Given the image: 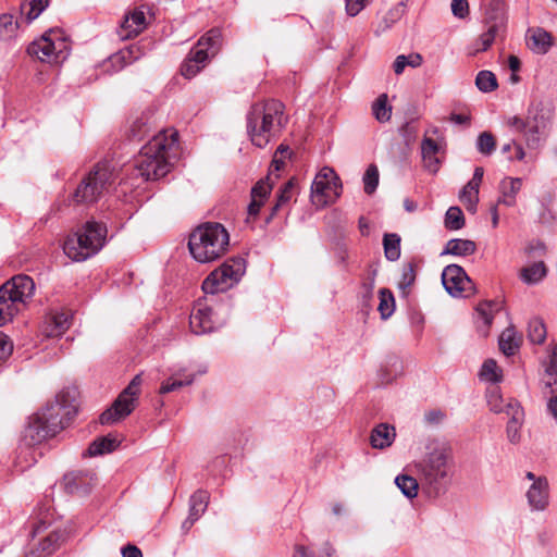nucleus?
<instances>
[{
    "mask_svg": "<svg viewBox=\"0 0 557 557\" xmlns=\"http://www.w3.org/2000/svg\"><path fill=\"white\" fill-rule=\"evenodd\" d=\"M246 271V260L233 257L212 271L202 282V290L208 297L206 304H198L189 317L193 333L202 335L212 332L219 324V314L230 312V297L225 292L237 284Z\"/></svg>",
    "mask_w": 557,
    "mask_h": 557,
    "instance_id": "1",
    "label": "nucleus"
},
{
    "mask_svg": "<svg viewBox=\"0 0 557 557\" xmlns=\"http://www.w3.org/2000/svg\"><path fill=\"white\" fill-rule=\"evenodd\" d=\"M75 387L63 388L53 400L28 419L23 440L34 446L55 436L70 423L78 412Z\"/></svg>",
    "mask_w": 557,
    "mask_h": 557,
    "instance_id": "2",
    "label": "nucleus"
},
{
    "mask_svg": "<svg viewBox=\"0 0 557 557\" xmlns=\"http://www.w3.org/2000/svg\"><path fill=\"white\" fill-rule=\"evenodd\" d=\"M285 106L276 99L263 103H255L247 113V133L251 143L263 148L271 137L276 136L287 123L284 114Z\"/></svg>",
    "mask_w": 557,
    "mask_h": 557,
    "instance_id": "3",
    "label": "nucleus"
},
{
    "mask_svg": "<svg viewBox=\"0 0 557 557\" xmlns=\"http://www.w3.org/2000/svg\"><path fill=\"white\" fill-rule=\"evenodd\" d=\"M178 143V133L171 131L168 136L165 131L153 135L152 138L141 147L136 159V169L139 175L146 181H157L164 177L171 170L169 151Z\"/></svg>",
    "mask_w": 557,
    "mask_h": 557,
    "instance_id": "4",
    "label": "nucleus"
},
{
    "mask_svg": "<svg viewBox=\"0 0 557 557\" xmlns=\"http://www.w3.org/2000/svg\"><path fill=\"white\" fill-rule=\"evenodd\" d=\"M230 235L219 222H205L189 235L188 249L191 257L200 263L219 259L226 251Z\"/></svg>",
    "mask_w": 557,
    "mask_h": 557,
    "instance_id": "5",
    "label": "nucleus"
},
{
    "mask_svg": "<svg viewBox=\"0 0 557 557\" xmlns=\"http://www.w3.org/2000/svg\"><path fill=\"white\" fill-rule=\"evenodd\" d=\"M422 487L431 497L444 494L451 481L453 460L448 451L436 448L416 463Z\"/></svg>",
    "mask_w": 557,
    "mask_h": 557,
    "instance_id": "6",
    "label": "nucleus"
},
{
    "mask_svg": "<svg viewBox=\"0 0 557 557\" xmlns=\"http://www.w3.org/2000/svg\"><path fill=\"white\" fill-rule=\"evenodd\" d=\"M107 233L108 228L103 222L88 220L76 232L67 235L63 243V251L73 261H85L102 249Z\"/></svg>",
    "mask_w": 557,
    "mask_h": 557,
    "instance_id": "7",
    "label": "nucleus"
},
{
    "mask_svg": "<svg viewBox=\"0 0 557 557\" xmlns=\"http://www.w3.org/2000/svg\"><path fill=\"white\" fill-rule=\"evenodd\" d=\"M553 116L552 108L542 100H533L527 111L525 119L512 116L508 125L518 133H523L530 148H536L541 137L550 124Z\"/></svg>",
    "mask_w": 557,
    "mask_h": 557,
    "instance_id": "8",
    "label": "nucleus"
},
{
    "mask_svg": "<svg viewBox=\"0 0 557 557\" xmlns=\"http://www.w3.org/2000/svg\"><path fill=\"white\" fill-rule=\"evenodd\" d=\"M113 182L114 172L111 163L109 161L98 162L77 185L70 201L76 205L94 203Z\"/></svg>",
    "mask_w": 557,
    "mask_h": 557,
    "instance_id": "9",
    "label": "nucleus"
},
{
    "mask_svg": "<svg viewBox=\"0 0 557 557\" xmlns=\"http://www.w3.org/2000/svg\"><path fill=\"white\" fill-rule=\"evenodd\" d=\"M65 48V40L60 29L51 28L46 32L39 40L30 42L27 53L41 62H55L65 59L62 49Z\"/></svg>",
    "mask_w": 557,
    "mask_h": 557,
    "instance_id": "10",
    "label": "nucleus"
},
{
    "mask_svg": "<svg viewBox=\"0 0 557 557\" xmlns=\"http://www.w3.org/2000/svg\"><path fill=\"white\" fill-rule=\"evenodd\" d=\"M442 284L453 297H469L475 293V285L465 269L456 263L448 264L442 272Z\"/></svg>",
    "mask_w": 557,
    "mask_h": 557,
    "instance_id": "11",
    "label": "nucleus"
},
{
    "mask_svg": "<svg viewBox=\"0 0 557 557\" xmlns=\"http://www.w3.org/2000/svg\"><path fill=\"white\" fill-rule=\"evenodd\" d=\"M138 394L139 387L133 386V384L128 383V385L113 401L111 407H109L100 414V423L103 425L112 424L129 416L135 408V401Z\"/></svg>",
    "mask_w": 557,
    "mask_h": 557,
    "instance_id": "12",
    "label": "nucleus"
},
{
    "mask_svg": "<svg viewBox=\"0 0 557 557\" xmlns=\"http://www.w3.org/2000/svg\"><path fill=\"white\" fill-rule=\"evenodd\" d=\"M138 394L139 387L133 386V384L128 383V385L113 401L111 407H109L100 414V423L103 425L112 424L129 416L135 408V401Z\"/></svg>",
    "mask_w": 557,
    "mask_h": 557,
    "instance_id": "13",
    "label": "nucleus"
},
{
    "mask_svg": "<svg viewBox=\"0 0 557 557\" xmlns=\"http://www.w3.org/2000/svg\"><path fill=\"white\" fill-rule=\"evenodd\" d=\"M35 288L34 280L26 274L14 275L0 287L7 292V298L14 305L25 304L34 295Z\"/></svg>",
    "mask_w": 557,
    "mask_h": 557,
    "instance_id": "14",
    "label": "nucleus"
},
{
    "mask_svg": "<svg viewBox=\"0 0 557 557\" xmlns=\"http://www.w3.org/2000/svg\"><path fill=\"white\" fill-rule=\"evenodd\" d=\"M298 194L297 180L295 177L289 178L285 182L276 193V200L269 215L265 218V225L270 224L271 221L280 213L284 212L285 220L287 219L290 210V202Z\"/></svg>",
    "mask_w": 557,
    "mask_h": 557,
    "instance_id": "15",
    "label": "nucleus"
},
{
    "mask_svg": "<svg viewBox=\"0 0 557 557\" xmlns=\"http://www.w3.org/2000/svg\"><path fill=\"white\" fill-rule=\"evenodd\" d=\"M96 474L92 472H72L63 478L66 493L72 495L85 496L95 485Z\"/></svg>",
    "mask_w": 557,
    "mask_h": 557,
    "instance_id": "16",
    "label": "nucleus"
},
{
    "mask_svg": "<svg viewBox=\"0 0 557 557\" xmlns=\"http://www.w3.org/2000/svg\"><path fill=\"white\" fill-rule=\"evenodd\" d=\"M274 183L271 181L270 175L265 178L258 181L251 188V201L248 205V216L256 218L267 198L273 189Z\"/></svg>",
    "mask_w": 557,
    "mask_h": 557,
    "instance_id": "17",
    "label": "nucleus"
},
{
    "mask_svg": "<svg viewBox=\"0 0 557 557\" xmlns=\"http://www.w3.org/2000/svg\"><path fill=\"white\" fill-rule=\"evenodd\" d=\"M143 55V47L137 44H133L112 54L109 58V63L112 65L114 72H119L126 65L139 60Z\"/></svg>",
    "mask_w": 557,
    "mask_h": 557,
    "instance_id": "18",
    "label": "nucleus"
},
{
    "mask_svg": "<svg viewBox=\"0 0 557 557\" xmlns=\"http://www.w3.org/2000/svg\"><path fill=\"white\" fill-rule=\"evenodd\" d=\"M152 111L147 109L132 117L128 137L132 140H143L151 131Z\"/></svg>",
    "mask_w": 557,
    "mask_h": 557,
    "instance_id": "19",
    "label": "nucleus"
},
{
    "mask_svg": "<svg viewBox=\"0 0 557 557\" xmlns=\"http://www.w3.org/2000/svg\"><path fill=\"white\" fill-rule=\"evenodd\" d=\"M527 39L532 51L545 54L554 44L553 36L542 27L529 28Z\"/></svg>",
    "mask_w": 557,
    "mask_h": 557,
    "instance_id": "20",
    "label": "nucleus"
},
{
    "mask_svg": "<svg viewBox=\"0 0 557 557\" xmlns=\"http://www.w3.org/2000/svg\"><path fill=\"white\" fill-rule=\"evenodd\" d=\"M529 505L536 510H544L548 504V483L545 478L533 482L527 493Z\"/></svg>",
    "mask_w": 557,
    "mask_h": 557,
    "instance_id": "21",
    "label": "nucleus"
},
{
    "mask_svg": "<svg viewBox=\"0 0 557 557\" xmlns=\"http://www.w3.org/2000/svg\"><path fill=\"white\" fill-rule=\"evenodd\" d=\"M146 26L145 13L139 10L133 11L129 15H126L121 24V30L119 35L122 39H128L133 36H137Z\"/></svg>",
    "mask_w": 557,
    "mask_h": 557,
    "instance_id": "22",
    "label": "nucleus"
},
{
    "mask_svg": "<svg viewBox=\"0 0 557 557\" xmlns=\"http://www.w3.org/2000/svg\"><path fill=\"white\" fill-rule=\"evenodd\" d=\"M395 437L394 426L387 423H380L371 431L370 444L375 449H384L393 444Z\"/></svg>",
    "mask_w": 557,
    "mask_h": 557,
    "instance_id": "23",
    "label": "nucleus"
},
{
    "mask_svg": "<svg viewBox=\"0 0 557 557\" xmlns=\"http://www.w3.org/2000/svg\"><path fill=\"white\" fill-rule=\"evenodd\" d=\"M69 535L70 533L66 529L53 530L45 536L37 546L40 548L41 553L44 552V555L50 557L67 541Z\"/></svg>",
    "mask_w": 557,
    "mask_h": 557,
    "instance_id": "24",
    "label": "nucleus"
},
{
    "mask_svg": "<svg viewBox=\"0 0 557 557\" xmlns=\"http://www.w3.org/2000/svg\"><path fill=\"white\" fill-rule=\"evenodd\" d=\"M440 147L437 143L430 138L424 137L421 144V154L425 168L431 173H436L440 166V159L436 157Z\"/></svg>",
    "mask_w": 557,
    "mask_h": 557,
    "instance_id": "25",
    "label": "nucleus"
},
{
    "mask_svg": "<svg viewBox=\"0 0 557 557\" xmlns=\"http://www.w3.org/2000/svg\"><path fill=\"white\" fill-rule=\"evenodd\" d=\"M475 250L476 244L473 240L463 238H453L446 243L441 256L451 255L457 257H467L473 255Z\"/></svg>",
    "mask_w": 557,
    "mask_h": 557,
    "instance_id": "26",
    "label": "nucleus"
},
{
    "mask_svg": "<svg viewBox=\"0 0 557 557\" xmlns=\"http://www.w3.org/2000/svg\"><path fill=\"white\" fill-rule=\"evenodd\" d=\"M522 187V180L519 177L512 178L507 177L499 184V190L502 197L498 199V203H503L507 207H512L516 203V196Z\"/></svg>",
    "mask_w": 557,
    "mask_h": 557,
    "instance_id": "27",
    "label": "nucleus"
},
{
    "mask_svg": "<svg viewBox=\"0 0 557 557\" xmlns=\"http://www.w3.org/2000/svg\"><path fill=\"white\" fill-rule=\"evenodd\" d=\"M520 343L521 337L512 325L503 331L498 339L499 349L507 357L513 356L518 351Z\"/></svg>",
    "mask_w": 557,
    "mask_h": 557,
    "instance_id": "28",
    "label": "nucleus"
},
{
    "mask_svg": "<svg viewBox=\"0 0 557 557\" xmlns=\"http://www.w3.org/2000/svg\"><path fill=\"white\" fill-rule=\"evenodd\" d=\"M70 317L65 312H57L49 317L45 334L48 337L62 335L70 327Z\"/></svg>",
    "mask_w": 557,
    "mask_h": 557,
    "instance_id": "29",
    "label": "nucleus"
},
{
    "mask_svg": "<svg viewBox=\"0 0 557 557\" xmlns=\"http://www.w3.org/2000/svg\"><path fill=\"white\" fill-rule=\"evenodd\" d=\"M119 445L115 437L111 435L100 436L89 444L86 455L90 457L101 456L113 451Z\"/></svg>",
    "mask_w": 557,
    "mask_h": 557,
    "instance_id": "30",
    "label": "nucleus"
},
{
    "mask_svg": "<svg viewBox=\"0 0 557 557\" xmlns=\"http://www.w3.org/2000/svg\"><path fill=\"white\" fill-rule=\"evenodd\" d=\"M499 309V304L493 300H485L478 305L476 312L482 320L483 327H479L480 332L485 336L494 319V311Z\"/></svg>",
    "mask_w": 557,
    "mask_h": 557,
    "instance_id": "31",
    "label": "nucleus"
},
{
    "mask_svg": "<svg viewBox=\"0 0 557 557\" xmlns=\"http://www.w3.org/2000/svg\"><path fill=\"white\" fill-rule=\"evenodd\" d=\"M49 0H23L21 3V14L25 16L26 23H32L48 7Z\"/></svg>",
    "mask_w": 557,
    "mask_h": 557,
    "instance_id": "32",
    "label": "nucleus"
},
{
    "mask_svg": "<svg viewBox=\"0 0 557 557\" xmlns=\"http://www.w3.org/2000/svg\"><path fill=\"white\" fill-rule=\"evenodd\" d=\"M400 236L396 233L384 234V255L388 261H397L400 258Z\"/></svg>",
    "mask_w": 557,
    "mask_h": 557,
    "instance_id": "33",
    "label": "nucleus"
},
{
    "mask_svg": "<svg viewBox=\"0 0 557 557\" xmlns=\"http://www.w3.org/2000/svg\"><path fill=\"white\" fill-rule=\"evenodd\" d=\"M209 504V493L205 490H197L189 498V515L200 518Z\"/></svg>",
    "mask_w": 557,
    "mask_h": 557,
    "instance_id": "34",
    "label": "nucleus"
},
{
    "mask_svg": "<svg viewBox=\"0 0 557 557\" xmlns=\"http://www.w3.org/2000/svg\"><path fill=\"white\" fill-rule=\"evenodd\" d=\"M395 484L408 499L417 497L419 483L416 478L408 474H399L395 478Z\"/></svg>",
    "mask_w": 557,
    "mask_h": 557,
    "instance_id": "35",
    "label": "nucleus"
},
{
    "mask_svg": "<svg viewBox=\"0 0 557 557\" xmlns=\"http://www.w3.org/2000/svg\"><path fill=\"white\" fill-rule=\"evenodd\" d=\"M546 275V267L543 261L535 262L521 270V280L529 284L539 283Z\"/></svg>",
    "mask_w": 557,
    "mask_h": 557,
    "instance_id": "36",
    "label": "nucleus"
},
{
    "mask_svg": "<svg viewBox=\"0 0 557 557\" xmlns=\"http://www.w3.org/2000/svg\"><path fill=\"white\" fill-rule=\"evenodd\" d=\"M544 321L537 317L532 318L528 324V338L533 344H543L546 338Z\"/></svg>",
    "mask_w": 557,
    "mask_h": 557,
    "instance_id": "37",
    "label": "nucleus"
},
{
    "mask_svg": "<svg viewBox=\"0 0 557 557\" xmlns=\"http://www.w3.org/2000/svg\"><path fill=\"white\" fill-rule=\"evenodd\" d=\"M330 188V182L320 178H314L311 185V201L317 207H324L327 205L326 189Z\"/></svg>",
    "mask_w": 557,
    "mask_h": 557,
    "instance_id": "38",
    "label": "nucleus"
},
{
    "mask_svg": "<svg viewBox=\"0 0 557 557\" xmlns=\"http://www.w3.org/2000/svg\"><path fill=\"white\" fill-rule=\"evenodd\" d=\"M522 417H523V411L520 408V406H518L516 404V409L513 410L512 417L508 421L507 428H506L507 437H508L509 442L512 444H517L520 441L519 429H520V423H521Z\"/></svg>",
    "mask_w": 557,
    "mask_h": 557,
    "instance_id": "39",
    "label": "nucleus"
},
{
    "mask_svg": "<svg viewBox=\"0 0 557 557\" xmlns=\"http://www.w3.org/2000/svg\"><path fill=\"white\" fill-rule=\"evenodd\" d=\"M380 304L377 310L382 319H388L395 310V298L388 288H381L379 290Z\"/></svg>",
    "mask_w": 557,
    "mask_h": 557,
    "instance_id": "40",
    "label": "nucleus"
},
{
    "mask_svg": "<svg viewBox=\"0 0 557 557\" xmlns=\"http://www.w3.org/2000/svg\"><path fill=\"white\" fill-rule=\"evenodd\" d=\"M422 61L423 59L420 53H410L408 55L400 54L396 57L393 69L394 72L399 75L405 71L406 66H411L413 69L419 67L422 64Z\"/></svg>",
    "mask_w": 557,
    "mask_h": 557,
    "instance_id": "41",
    "label": "nucleus"
},
{
    "mask_svg": "<svg viewBox=\"0 0 557 557\" xmlns=\"http://www.w3.org/2000/svg\"><path fill=\"white\" fill-rule=\"evenodd\" d=\"M475 86L482 92H491L498 87L496 75L487 70H482L476 74Z\"/></svg>",
    "mask_w": 557,
    "mask_h": 557,
    "instance_id": "42",
    "label": "nucleus"
},
{
    "mask_svg": "<svg viewBox=\"0 0 557 557\" xmlns=\"http://www.w3.org/2000/svg\"><path fill=\"white\" fill-rule=\"evenodd\" d=\"M416 263H405L401 271V276L398 282V288L401 290L403 296L408 295V289L414 284L416 281Z\"/></svg>",
    "mask_w": 557,
    "mask_h": 557,
    "instance_id": "43",
    "label": "nucleus"
},
{
    "mask_svg": "<svg viewBox=\"0 0 557 557\" xmlns=\"http://www.w3.org/2000/svg\"><path fill=\"white\" fill-rule=\"evenodd\" d=\"M444 225L449 231H458L465 226V215L459 207H450L445 214Z\"/></svg>",
    "mask_w": 557,
    "mask_h": 557,
    "instance_id": "44",
    "label": "nucleus"
},
{
    "mask_svg": "<svg viewBox=\"0 0 557 557\" xmlns=\"http://www.w3.org/2000/svg\"><path fill=\"white\" fill-rule=\"evenodd\" d=\"M481 380L488 381L491 383H498L502 381V372L494 359H486L479 373Z\"/></svg>",
    "mask_w": 557,
    "mask_h": 557,
    "instance_id": "45",
    "label": "nucleus"
},
{
    "mask_svg": "<svg viewBox=\"0 0 557 557\" xmlns=\"http://www.w3.org/2000/svg\"><path fill=\"white\" fill-rule=\"evenodd\" d=\"M5 290L0 289V326L10 322L17 312V307L9 300Z\"/></svg>",
    "mask_w": 557,
    "mask_h": 557,
    "instance_id": "46",
    "label": "nucleus"
},
{
    "mask_svg": "<svg viewBox=\"0 0 557 557\" xmlns=\"http://www.w3.org/2000/svg\"><path fill=\"white\" fill-rule=\"evenodd\" d=\"M484 174V170L481 166H476L473 172L472 178L467 183V185L460 191V200H466V197L469 195L479 196V188L482 182Z\"/></svg>",
    "mask_w": 557,
    "mask_h": 557,
    "instance_id": "47",
    "label": "nucleus"
},
{
    "mask_svg": "<svg viewBox=\"0 0 557 557\" xmlns=\"http://www.w3.org/2000/svg\"><path fill=\"white\" fill-rule=\"evenodd\" d=\"M372 110L375 119L380 123L389 121L392 116V108L387 104V95H380L373 103Z\"/></svg>",
    "mask_w": 557,
    "mask_h": 557,
    "instance_id": "48",
    "label": "nucleus"
},
{
    "mask_svg": "<svg viewBox=\"0 0 557 557\" xmlns=\"http://www.w3.org/2000/svg\"><path fill=\"white\" fill-rule=\"evenodd\" d=\"M487 22H505V2L503 0H491L485 10Z\"/></svg>",
    "mask_w": 557,
    "mask_h": 557,
    "instance_id": "49",
    "label": "nucleus"
},
{
    "mask_svg": "<svg viewBox=\"0 0 557 557\" xmlns=\"http://www.w3.org/2000/svg\"><path fill=\"white\" fill-rule=\"evenodd\" d=\"M194 380H195L194 374H189V375L185 376V379L169 377L168 380L162 382L159 393L168 394V393L177 391L184 386H188V385L193 384Z\"/></svg>",
    "mask_w": 557,
    "mask_h": 557,
    "instance_id": "50",
    "label": "nucleus"
},
{
    "mask_svg": "<svg viewBox=\"0 0 557 557\" xmlns=\"http://www.w3.org/2000/svg\"><path fill=\"white\" fill-rule=\"evenodd\" d=\"M379 169L375 164H370L366 170L362 181L364 185V193L367 195H372L379 185Z\"/></svg>",
    "mask_w": 557,
    "mask_h": 557,
    "instance_id": "51",
    "label": "nucleus"
},
{
    "mask_svg": "<svg viewBox=\"0 0 557 557\" xmlns=\"http://www.w3.org/2000/svg\"><path fill=\"white\" fill-rule=\"evenodd\" d=\"M476 149L483 156H491L496 149V139L490 132H483L478 136Z\"/></svg>",
    "mask_w": 557,
    "mask_h": 557,
    "instance_id": "52",
    "label": "nucleus"
},
{
    "mask_svg": "<svg viewBox=\"0 0 557 557\" xmlns=\"http://www.w3.org/2000/svg\"><path fill=\"white\" fill-rule=\"evenodd\" d=\"M210 53L211 52L206 50L203 47L198 46L197 48L190 50L187 60L202 67Z\"/></svg>",
    "mask_w": 557,
    "mask_h": 557,
    "instance_id": "53",
    "label": "nucleus"
},
{
    "mask_svg": "<svg viewBox=\"0 0 557 557\" xmlns=\"http://www.w3.org/2000/svg\"><path fill=\"white\" fill-rule=\"evenodd\" d=\"M372 0H345L347 15L354 17L359 14Z\"/></svg>",
    "mask_w": 557,
    "mask_h": 557,
    "instance_id": "54",
    "label": "nucleus"
},
{
    "mask_svg": "<svg viewBox=\"0 0 557 557\" xmlns=\"http://www.w3.org/2000/svg\"><path fill=\"white\" fill-rule=\"evenodd\" d=\"M451 12L458 18H465L469 14L467 0H451Z\"/></svg>",
    "mask_w": 557,
    "mask_h": 557,
    "instance_id": "55",
    "label": "nucleus"
},
{
    "mask_svg": "<svg viewBox=\"0 0 557 557\" xmlns=\"http://www.w3.org/2000/svg\"><path fill=\"white\" fill-rule=\"evenodd\" d=\"M13 345L9 337L0 332V363L5 361L12 354Z\"/></svg>",
    "mask_w": 557,
    "mask_h": 557,
    "instance_id": "56",
    "label": "nucleus"
},
{
    "mask_svg": "<svg viewBox=\"0 0 557 557\" xmlns=\"http://www.w3.org/2000/svg\"><path fill=\"white\" fill-rule=\"evenodd\" d=\"M200 66L193 63L191 61L189 60H186L183 65H182V74L187 77V78H191L194 77L199 71H200Z\"/></svg>",
    "mask_w": 557,
    "mask_h": 557,
    "instance_id": "57",
    "label": "nucleus"
},
{
    "mask_svg": "<svg viewBox=\"0 0 557 557\" xmlns=\"http://www.w3.org/2000/svg\"><path fill=\"white\" fill-rule=\"evenodd\" d=\"M122 557H143V552L134 544H126L121 548Z\"/></svg>",
    "mask_w": 557,
    "mask_h": 557,
    "instance_id": "58",
    "label": "nucleus"
},
{
    "mask_svg": "<svg viewBox=\"0 0 557 557\" xmlns=\"http://www.w3.org/2000/svg\"><path fill=\"white\" fill-rule=\"evenodd\" d=\"M315 178H320L325 182H330L331 178L338 181V175L332 168L323 166L315 176Z\"/></svg>",
    "mask_w": 557,
    "mask_h": 557,
    "instance_id": "59",
    "label": "nucleus"
},
{
    "mask_svg": "<svg viewBox=\"0 0 557 557\" xmlns=\"http://www.w3.org/2000/svg\"><path fill=\"white\" fill-rule=\"evenodd\" d=\"M198 46L203 47L214 55L218 51L219 42H214L213 39H205V36H202L198 41Z\"/></svg>",
    "mask_w": 557,
    "mask_h": 557,
    "instance_id": "60",
    "label": "nucleus"
},
{
    "mask_svg": "<svg viewBox=\"0 0 557 557\" xmlns=\"http://www.w3.org/2000/svg\"><path fill=\"white\" fill-rule=\"evenodd\" d=\"M3 29L13 33V16L11 14H2L0 16V30Z\"/></svg>",
    "mask_w": 557,
    "mask_h": 557,
    "instance_id": "61",
    "label": "nucleus"
},
{
    "mask_svg": "<svg viewBox=\"0 0 557 557\" xmlns=\"http://www.w3.org/2000/svg\"><path fill=\"white\" fill-rule=\"evenodd\" d=\"M400 133L407 140H410L411 138H414L417 129L411 123L407 122L401 126Z\"/></svg>",
    "mask_w": 557,
    "mask_h": 557,
    "instance_id": "62",
    "label": "nucleus"
},
{
    "mask_svg": "<svg viewBox=\"0 0 557 557\" xmlns=\"http://www.w3.org/2000/svg\"><path fill=\"white\" fill-rule=\"evenodd\" d=\"M444 417L445 414L441 410H431L425 414V420L430 423H438Z\"/></svg>",
    "mask_w": 557,
    "mask_h": 557,
    "instance_id": "63",
    "label": "nucleus"
},
{
    "mask_svg": "<svg viewBox=\"0 0 557 557\" xmlns=\"http://www.w3.org/2000/svg\"><path fill=\"white\" fill-rule=\"evenodd\" d=\"M313 553L304 545H296L293 557H313Z\"/></svg>",
    "mask_w": 557,
    "mask_h": 557,
    "instance_id": "64",
    "label": "nucleus"
}]
</instances>
